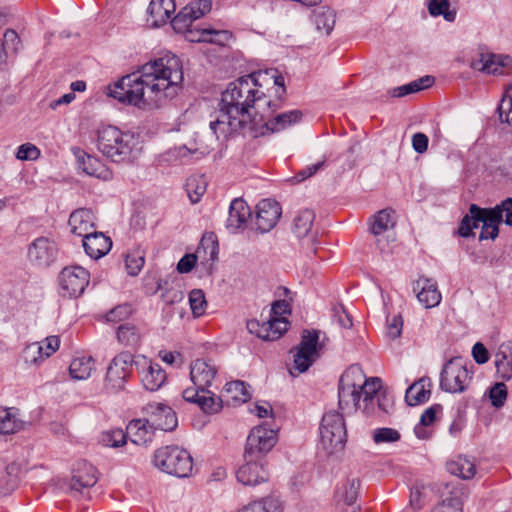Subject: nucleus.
<instances>
[{
    "mask_svg": "<svg viewBox=\"0 0 512 512\" xmlns=\"http://www.w3.org/2000/svg\"><path fill=\"white\" fill-rule=\"evenodd\" d=\"M83 248L92 259H99L106 255L111 247L112 241L102 232L93 231L83 238Z\"/></svg>",
    "mask_w": 512,
    "mask_h": 512,
    "instance_id": "c85d7f7f",
    "label": "nucleus"
},
{
    "mask_svg": "<svg viewBox=\"0 0 512 512\" xmlns=\"http://www.w3.org/2000/svg\"><path fill=\"white\" fill-rule=\"evenodd\" d=\"M446 468L452 476L462 480H470L475 476L474 463L464 457H458L457 460L448 462Z\"/></svg>",
    "mask_w": 512,
    "mask_h": 512,
    "instance_id": "ea45409f",
    "label": "nucleus"
},
{
    "mask_svg": "<svg viewBox=\"0 0 512 512\" xmlns=\"http://www.w3.org/2000/svg\"><path fill=\"white\" fill-rule=\"evenodd\" d=\"M132 313V308L128 304L118 305L117 307L110 310L106 317L107 321L110 322H117L124 320L129 317V315Z\"/></svg>",
    "mask_w": 512,
    "mask_h": 512,
    "instance_id": "0e129e2a",
    "label": "nucleus"
},
{
    "mask_svg": "<svg viewBox=\"0 0 512 512\" xmlns=\"http://www.w3.org/2000/svg\"><path fill=\"white\" fill-rule=\"evenodd\" d=\"M133 362L134 357L128 352H121L111 360L105 377L107 391L115 393L124 389L131 376Z\"/></svg>",
    "mask_w": 512,
    "mask_h": 512,
    "instance_id": "9b49d317",
    "label": "nucleus"
},
{
    "mask_svg": "<svg viewBox=\"0 0 512 512\" xmlns=\"http://www.w3.org/2000/svg\"><path fill=\"white\" fill-rule=\"evenodd\" d=\"M319 330H303L300 343L293 354V370L303 373L319 358L322 343Z\"/></svg>",
    "mask_w": 512,
    "mask_h": 512,
    "instance_id": "6e6552de",
    "label": "nucleus"
},
{
    "mask_svg": "<svg viewBox=\"0 0 512 512\" xmlns=\"http://www.w3.org/2000/svg\"><path fill=\"white\" fill-rule=\"evenodd\" d=\"M403 319L401 315H394L387 319V336L390 339L399 337L402 333Z\"/></svg>",
    "mask_w": 512,
    "mask_h": 512,
    "instance_id": "69168bd1",
    "label": "nucleus"
},
{
    "mask_svg": "<svg viewBox=\"0 0 512 512\" xmlns=\"http://www.w3.org/2000/svg\"><path fill=\"white\" fill-rule=\"evenodd\" d=\"M373 441L376 444L392 443L400 440V433L393 428H378L373 432Z\"/></svg>",
    "mask_w": 512,
    "mask_h": 512,
    "instance_id": "680f3d73",
    "label": "nucleus"
},
{
    "mask_svg": "<svg viewBox=\"0 0 512 512\" xmlns=\"http://www.w3.org/2000/svg\"><path fill=\"white\" fill-rule=\"evenodd\" d=\"M116 336L121 345L136 348L141 343L143 332L134 324L124 323L117 328Z\"/></svg>",
    "mask_w": 512,
    "mask_h": 512,
    "instance_id": "e433bc0d",
    "label": "nucleus"
},
{
    "mask_svg": "<svg viewBox=\"0 0 512 512\" xmlns=\"http://www.w3.org/2000/svg\"><path fill=\"white\" fill-rule=\"evenodd\" d=\"M141 381L146 390L157 391L166 381V373L162 367L143 357Z\"/></svg>",
    "mask_w": 512,
    "mask_h": 512,
    "instance_id": "a878e982",
    "label": "nucleus"
},
{
    "mask_svg": "<svg viewBox=\"0 0 512 512\" xmlns=\"http://www.w3.org/2000/svg\"><path fill=\"white\" fill-rule=\"evenodd\" d=\"M2 43L5 55L15 56L22 48L21 39L17 32L13 29L6 30L4 34V40H2Z\"/></svg>",
    "mask_w": 512,
    "mask_h": 512,
    "instance_id": "5fc2aeb1",
    "label": "nucleus"
},
{
    "mask_svg": "<svg viewBox=\"0 0 512 512\" xmlns=\"http://www.w3.org/2000/svg\"><path fill=\"white\" fill-rule=\"evenodd\" d=\"M218 242L213 234L202 237L198 248L194 254H186L177 264V270L180 273H188L195 266L197 260L204 262H214L218 257Z\"/></svg>",
    "mask_w": 512,
    "mask_h": 512,
    "instance_id": "f8f14e48",
    "label": "nucleus"
},
{
    "mask_svg": "<svg viewBox=\"0 0 512 512\" xmlns=\"http://www.w3.org/2000/svg\"><path fill=\"white\" fill-rule=\"evenodd\" d=\"M478 223H480V220L474 218L469 212V214H467L460 223L458 229L459 235L462 237L471 236L473 229L478 227Z\"/></svg>",
    "mask_w": 512,
    "mask_h": 512,
    "instance_id": "338daca9",
    "label": "nucleus"
},
{
    "mask_svg": "<svg viewBox=\"0 0 512 512\" xmlns=\"http://www.w3.org/2000/svg\"><path fill=\"white\" fill-rule=\"evenodd\" d=\"M394 212L391 209H383L377 212L370 220V231L377 238V246L383 250L379 237L386 232L391 231L395 226Z\"/></svg>",
    "mask_w": 512,
    "mask_h": 512,
    "instance_id": "c756f323",
    "label": "nucleus"
},
{
    "mask_svg": "<svg viewBox=\"0 0 512 512\" xmlns=\"http://www.w3.org/2000/svg\"><path fill=\"white\" fill-rule=\"evenodd\" d=\"M98 150L115 163L129 161L134 147V136L116 126H102L97 130Z\"/></svg>",
    "mask_w": 512,
    "mask_h": 512,
    "instance_id": "39448f33",
    "label": "nucleus"
},
{
    "mask_svg": "<svg viewBox=\"0 0 512 512\" xmlns=\"http://www.w3.org/2000/svg\"><path fill=\"white\" fill-rule=\"evenodd\" d=\"M143 411L154 430L172 431L178 425L176 413L162 403H148Z\"/></svg>",
    "mask_w": 512,
    "mask_h": 512,
    "instance_id": "2eb2a0df",
    "label": "nucleus"
},
{
    "mask_svg": "<svg viewBox=\"0 0 512 512\" xmlns=\"http://www.w3.org/2000/svg\"><path fill=\"white\" fill-rule=\"evenodd\" d=\"M498 111L500 120L512 125V85L506 90Z\"/></svg>",
    "mask_w": 512,
    "mask_h": 512,
    "instance_id": "13d9d810",
    "label": "nucleus"
},
{
    "mask_svg": "<svg viewBox=\"0 0 512 512\" xmlns=\"http://www.w3.org/2000/svg\"><path fill=\"white\" fill-rule=\"evenodd\" d=\"M314 23L318 31L328 35L335 25V15L330 9L321 8L314 15Z\"/></svg>",
    "mask_w": 512,
    "mask_h": 512,
    "instance_id": "49530a36",
    "label": "nucleus"
},
{
    "mask_svg": "<svg viewBox=\"0 0 512 512\" xmlns=\"http://www.w3.org/2000/svg\"><path fill=\"white\" fill-rule=\"evenodd\" d=\"M358 491L359 482H341L335 491V501L337 504L352 505L358 497Z\"/></svg>",
    "mask_w": 512,
    "mask_h": 512,
    "instance_id": "a19ab883",
    "label": "nucleus"
},
{
    "mask_svg": "<svg viewBox=\"0 0 512 512\" xmlns=\"http://www.w3.org/2000/svg\"><path fill=\"white\" fill-rule=\"evenodd\" d=\"M470 66L487 74L500 75L512 69V58L480 51L472 58Z\"/></svg>",
    "mask_w": 512,
    "mask_h": 512,
    "instance_id": "ddd939ff",
    "label": "nucleus"
},
{
    "mask_svg": "<svg viewBox=\"0 0 512 512\" xmlns=\"http://www.w3.org/2000/svg\"><path fill=\"white\" fill-rule=\"evenodd\" d=\"M261 75L252 73L242 76L223 91L218 116L210 123V128L217 137L240 132L248 125L253 129L258 122L255 118L252 119L250 110L255 109L256 113H260L262 102L268 108L273 106V111L276 109L277 105L266 100L264 92L260 90Z\"/></svg>",
    "mask_w": 512,
    "mask_h": 512,
    "instance_id": "f03ea898",
    "label": "nucleus"
},
{
    "mask_svg": "<svg viewBox=\"0 0 512 512\" xmlns=\"http://www.w3.org/2000/svg\"><path fill=\"white\" fill-rule=\"evenodd\" d=\"M472 379V372L462 358H452L445 363L440 375V387L449 393L464 392Z\"/></svg>",
    "mask_w": 512,
    "mask_h": 512,
    "instance_id": "1a4fd4ad",
    "label": "nucleus"
},
{
    "mask_svg": "<svg viewBox=\"0 0 512 512\" xmlns=\"http://www.w3.org/2000/svg\"><path fill=\"white\" fill-rule=\"evenodd\" d=\"M127 434L120 428L103 431L99 441L107 447H121L126 444Z\"/></svg>",
    "mask_w": 512,
    "mask_h": 512,
    "instance_id": "de8ad7c7",
    "label": "nucleus"
},
{
    "mask_svg": "<svg viewBox=\"0 0 512 512\" xmlns=\"http://www.w3.org/2000/svg\"><path fill=\"white\" fill-rule=\"evenodd\" d=\"M44 346L41 343L34 342L25 347L22 356L26 363L38 364L43 361L46 357L43 354Z\"/></svg>",
    "mask_w": 512,
    "mask_h": 512,
    "instance_id": "6e6d98bb",
    "label": "nucleus"
},
{
    "mask_svg": "<svg viewBox=\"0 0 512 512\" xmlns=\"http://www.w3.org/2000/svg\"><path fill=\"white\" fill-rule=\"evenodd\" d=\"M154 465L169 475L186 478L191 475L193 460L185 449L165 446L155 451Z\"/></svg>",
    "mask_w": 512,
    "mask_h": 512,
    "instance_id": "423d86ee",
    "label": "nucleus"
},
{
    "mask_svg": "<svg viewBox=\"0 0 512 512\" xmlns=\"http://www.w3.org/2000/svg\"><path fill=\"white\" fill-rule=\"evenodd\" d=\"M94 360L91 356H80L72 360L69 372L72 378L85 380L91 376L94 369Z\"/></svg>",
    "mask_w": 512,
    "mask_h": 512,
    "instance_id": "4c0bfd02",
    "label": "nucleus"
},
{
    "mask_svg": "<svg viewBox=\"0 0 512 512\" xmlns=\"http://www.w3.org/2000/svg\"><path fill=\"white\" fill-rule=\"evenodd\" d=\"M347 431L342 414L329 411L322 417L320 425V446L328 454L344 448Z\"/></svg>",
    "mask_w": 512,
    "mask_h": 512,
    "instance_id": "0eeeda50",
    "label": "nucleus"
},
{
    "mask_svg": "<svg viewBox=\"0 0 512 512\" xmlns=\"http://www.w3.org/2000/svg\"><path fill=\"white\" fill-rule=\"evenodd\" d=\"M207 182L203 176H191L187 179L186 190L192 203H197L204 195Z\"/></svg>",
    "mask_w": 512,
    "mask_h": 512,
    "instance_id": "a18cd8bd",
    "label": "nucleus"
},
{
    "mask_svg": "<svg viewBox=\"0 0 512 512\" xmlns=\"http://www.w3.org/2000/svg\"><path fill=\"white\" fill-rule=\"evenodd\" d=\"M41 155L40 149L32 143H24L17 149L15 157L20 161H35Z\"/></svg>",
    "mask_w": 512,
    "mask_h": 512,
    "instance_id": "052dcab7",
    "label": "nucleus"
},
{
    "mask_svg": "<svg viewBox=\"0 0 512 512\" xmlns=\"http://www.w3.org/2000/svg\"><path fill=\"white\" fill-rule=\"evenodd\" d=\"M498 212V210L480 208L476 204L470 205V213L482 223L480 240L495 239L498 236L500 223Z\"/></svg>",
    "mask_w": 512,
    "mask_h": 512,
    "instance_id": "4be33fe9",
    "label": "nucleus"
},
{
    "mask_svg": "<svg viewBox=\"0 0 512 512\" xmlns=\"http://www.w3.org/2000/svg\"><path fill=\"white\" fill-rule=\"evenodd\" d=\"M71 232L80 237H86L95 231V217L90 209H77L69 217Z\"/></svg>",
    "mask_w": 512,
    "mask_h": 512,
    "instance_id": "cd10ccee",
    "label": "nucleus"
},
{
    "mask_svg": "<svg viewBox=\"0 0 512 512\" xmlns=\"http://www.w3.org/2000/svg\"><path fill=\"white\" fill-rule=\"evenodd\" d=\"M184 79L181 60L167 53L141 67L138 73L123 76L107 87V95L140 109L160 107L173 98Z\"/></svg>",
    "mask_w": 512,
    "mask_h": 512,
    "instance_id": "f257e3e1",
    "label": "nucleus"
},
{
    "mask_svg": "<svg viewBox=\"0 0 512 512\" xmlns=\"http://www.w3.org/2000/svg\"><path fill=\"white\" fill-rule=\"evenodd\" d=\"M182 397L185 401L197 404L206 413L217 412L220 404L210 390H200L198 387H188L183 390Z\"/></svg>",
    "mask_w": 512,
    "mask_h": 512,
    "instance_id": "393cba45",
    "label": "nucleus"
},
{
    "mask_svg": "<svg viewBox=\"0 0 512 512\" xmlns=\"http://www.w3.org/2000/svg\"><path fill=\"white\" fill-rule=\"evenodd\" d=\"M433 82V79L429 76H426L424 78H421L416 81H412L406 85L399 86L397 88H394L392 90V96L393 97H403L411 93L418 92L422 90L423 88L429 87Z\"/></svg>",
    "mask_w": 512,
    "mask_h": 512,
    "instance_id": "09e8293b",
    "label": "nucleus"
},
{
    "mask_svg": "<svg viewBox=\"0 0 512 512\" xmlns=\"http://www.w3.org/2000/svg\"><path fill=\"white\" fill-rule=\"evenodd\" d=\"M225 391L234 401L244 403L251 398L250 392L243 381H232L226 384Z\"/></svg>",
    "mask_w": 512,
    "mask_h": 512,
    "instance_id": "8fccbe9b",
    "label": "nucleus"
},
{
    "mask_svg": "<svg viewBox=\"0 0 512 512\" xmlns=\"http://www.w3.org/2000/svg\"><path fill=\"white\" fill-rule=\"evenodd\" d=\"M218 373L211 360L196 359L190 365V380L200 390H209Z\"/></svg>",
    "mask_w": 512,
    "mask_h": 512,
    "instance_id": "6ab92c4d",
    "label": "nucleus"
},
{
    "mask_svg": "<svg viewBox=\"0 0 512 512\" xmlns=\"http://www.w3.org/2000/svg\"><path fill=\"white\" fill-rule=\"evenodd\" d=\"M381 380L377 377L367 379L358 365H352L341 375L338 387L339 408L351 412L362 410L373 413L377 406L383 412L387 407L380 401Z\"/></svg>",
    "mask_w": 512,
    "mask_h": 512,
    "instance_id": "7ed1b4c3",
    "label": "nucleus"
},
{
    "mask_svg": "<svg viewBox=\"0 0 512 512\" xmlns=\"http://www.w3.org/2000/svg\"><path fill=\"white\" fill-rule=\"evenodd\" d=\"M23 422L7 408H0V433L13 434L22 428Z\"/></svg>",
    "mask_w": 512,
    "mask_h": 512,
    "instance_id": "79ce46f5",
    "label": "nucleus"
},
{
    "mask_svg": "<svg viewBox=\"0 0 512 512\" xmlns=\"http://www.w3.org/2000/svg\"><path fill=\"white\" fill-rule=\"evenodd\" d=\"M56 245L46 237L35 239L29 247L30 260L39 266L50 265L56 257Z\"/></svg>",
    "mask_w": 512,
    "mask_h": 512,
    "instance_id": "5701e85b",
    "label": "nucleus"
},
{
    "mask_svg": "<svg viewBox=\"0 0 512 512\" xmlns=\"http://www.w3.org/2000/svg\"><path fill=\"white\" fill-rule=\"evenodd\" d=\"M441 410L442 406L435 404L424 411L420 418V424L415 427V433L418 438L427 437L424 427L432 424L436 419L437 413L441 412Z\"/></svg>",
    "mask_w": 512,
    "mask_h": 512,
    "instance_id": "3c124183",
    "label": "nucleus"
},
{
    "mask_svg": "<svg viewBox=\"0 0 512 512\" xmlns=\"http://www.w3.org/2000/svg\"><path fill=\"white\" fill-rule=\"evenodd\" d=\"M435 484L442 499L438 506H458L463 512V503L468 496L466 485L463 482H435Z\"/></svg>",
    "mask_w": 512,
    "mask_h": 512,
    "instance_id": "412c9836",
    "label": "nucleus"
},
{
    "mask_svg": "<svg viewBox=\"0 0 512 512\" xmlns=\"http://www.w3.org/2000/svg\"><path fill=\"white\" fill-rule=\"evenodd\" d=\"M413 483L414 485L410 487V504L418 510L433 499L437 484L435 482Z\"/></svg>",
    "mask_w": 512,
    "mask_h": 512,
    "instance_id": "f704fd0d",
    "label": "nucleus"
},
{
    "mask_svg": "<svg viewBox=\"0 0 512 512\" xmlns=\"http://www.w3.org/2000/svg\"><path fill=\"white\" fill-rule=\"evenodd\" d=\"M211 9V0L191 1L172 19V27L174 30H183L187 25L208 14Z\"/></svg>",
    "mask_w": 512,
    "mask_h": 512,
    "instance_id": "f3484780",
    "label": "nucleus"
},
{
    "mask_svg": "<svg viewBox=\"0 0 512 512\" xmlns=\"http://www.w3.org/2000/svg\"><path fill=\"white\" fill-rule=\"evenodd\" d=\"M497 374L503 380L512 378V352L499 350L495 355Z\"/></svg>",
    "mask_w": 512,
    "mask_h": 512,
    "instance_id": "c03bdc74",
    "label": "nucleus"
},
{
    "mask_svg": "<svg viewBox=\"0 0 512 512\" xmlns=\"http://www.w3.org/2000/svg\"><path fill=\"white\" fill-rule=\"evenodd\" d=\"M251 216L250 207L242 199H234L229 208L227 227L233 231L244 229Z\"/></svg>",
    "mask_w": 512,
    "mask_h": 512,
    "instance_id": "2f4dec72",
    "label": "nucleus"
},
{
    "mask_svg": "<svg viewBox=\"0 0 512 512\" xmlns=\"http://www.w3.org/2000/svg\"><path fill=\"white\" fill-rule=\"evenodd\" d=\"M78 167L87 175L103 181H110L113 178L112 171L101 161L100 158L86 153L77 148L74 150Z\"/></svg>",
    "mask_w": 512,
    "mask_h": 512,
    "instance_id": "a211bd4d",
    "label": "nucleus"
},
{
    "mask_svg": "<svg viewBox=\"0 0 512 512\" xmlns=\"http://www.w3.org/2000/svg\"><path fill=\"white\" fill-rule=\"evenodd\" d=\"M491 404L500 408L505 404L507 399V387L504 383H496L490 389L488 393Z\"/></svg>",
    "mask_w": 512,
    "mask_h": 512,
    "instance_id": "bf43d9fd",
    "label": "nucleus"
},
{
    "mask_svg": "<svg viewBox=\"0 0 512 512\" xmlns=\"http://www.w3.org/2000/svg\"><path fill=\"white\" fill-rule=\"evenodd\" d=\"M270 116V114H265L264 110L261 111L260 122H263L267 130L279 132L299 122L302 118V112L300 110H292L280 113L274 117Z\"/></svg>",
    "mask_w": 512,
    "mask_h": 512,
    "instance_id": "bb28decb",
    "label": "nucleus"
},
{
    "mask_svg": "<svg viewBox=\"0 0 512 512\" xmlns=\"http://www.w3.org/2000/svg\"><path fill=\"white\" fill-rule=\"evenodd\" d=\"M189 303L192 313L195 317H200L206 312L207 301L202 290L193 289L189 293Z\"/></svg>",
    "mask_w": 512,
    "mask_h": 512,
    "instance_id": "864d4df0",
    "label": "nucleus"
},
{
    "mask_svg": "<svg viewBox=\"0 0 512 512\" xmlns=\"http://www.w3.org/2000/svg\"><path fill=\"white\" fill-rule=\"evenodd\" d=\"M288 326L289 322L285 317H270L263 322L252 319L247 322L248 331L265 341L279 339L288 330Z\"/></svg>",
    "mask_w": 512,
    "mask_h": 512,
    "instance_id": "4468645a",
    "label": "nucleus"
},
{
    "mask_svg": "<svg viewBox=\"0 0 512 512\" xmlns=\"http://www.w3.org/2000/svg\"><path fill=\"white\" fill-rule=\"evenodd\" d=\"M73 472L72 480L77 481L97 479L99 477L98 470L85 460L77 462Z\"/></svg>",
    "mask_w": 512,
    "mask_h": 512,
    "instance_id": "603ef678",
    "label": "nucleus"
},
{
    "mask_svg": "<svg viewBox=\"0 0 512 512\" xmlns=\"http://www.w3.org/2000/svg\"><path fill=\"white\" fill-rule=\"evenodd\" d=\"M315 213L312 210L305 209L300 211L293 219L292 230L298 238H304L312 230Z\"/></svg>",
    "mask_w": 512,
    "mask_h": 512,
    "instance_id": "58836bf2",
    "label": "nucleus"
},
{
    "mask_svg": "<svg viewBox=\"0 0 512 512\" xmlns=\"http://www.w3.org/2000/svg\"><path fill=\"white\" fill-rule=\"evenodd\" d=\"M281 214L282 210L277 202L269 199L260 201L256 206L255 224L257 229L261 233L269 232L276 226Z\"/></svg>",
    "mask_w": 512,
    "mask_h": 512,
    "instance_id": "aec40b11",
    "label": "nucleus"
},
{
    "mask_svg": "<svg viewBox=\"0 0 512 512\" xmlns=\"http://www.w3.org/2000/svg\"><path fill=\"white\" fill-rule=\"evenodd\" d=\"M89 282L90 273L78 265L64 267L58 276L60 294L68 298L81 296Z\"/></svg>",
    "mask_w": 512,
    "mask_h": 512,
    "instance_id": "9d476101",
    "label": "nucleus"
},
{
    "mask_svg": "<svg viewBox=\"0 0 512 512\" xmlns=\"http://www.w3.org/2000/svg\"><path fill=\"white\" fill-rule=\"evenodd\" d=\"M184 35L185 39L192 43L207 42L224 46L232 37L227 30H216L210 27L198 28L192 24L183 30H175Z\"/></svg>",
    "mask_w": 512,
    "mask_h": 512,
    "instance_id": "dca6fc26",
    "label": "nucleus"
},
{
    "mask_svg": "<svg viewBox=\"0 0 512 512\" xmlns=\"http://www.w3.org/2000/svg\"><path fill=\"white\" fill-rule=\"evenodd\" d=\"M95 483L88 485L84 482H51L48 489L56 495L64 493L74 498H91L90 491Z\"/></svg>",
    "mask_w": 512,
    "mask_h": 512,
    "instance_id": "473e14b6",
    "label": "nucleus"
},
{
    "mask_svg": "<svg viewBox=\"0 0 512 512\" xmlns=\"http://www.w3.org/2000/svg\"><path fill=\"white\" fill-rule=\"evenodd\" d=\"M431 381L429 378H421L414 382L406 391L405 400L410 406L428 401L431 395Z\"/></svg>",
    "mask_w": 512,
    "mask_h": 512,
    "instance_id": "c9c22d12",
    "label": "nucleus"
},
{
    "mask_svg": "<svg viewBox=\"0 0 512 512\" xmlns=\"http://www.w3.org/2000/svg\"><path fill=\"white\" fill-rule=\"evenodd\" d=\"M154 428L149 424L147 417L145 419H134L126 427L127 437L131 442L137 445H145L150 442L154 436Z\"/></svg>",
    "mask_w": 512,
    "mask_h": 512,
    "instance_id": "7c9ffc66",
    "label": "nucleus"
},
{
    "mask_svg": "<svg viewBox=\"0 0 512 512\" xmlns=\"http://www.w3.org/2000/svg\"><path fill=\"white\" fill-rule=\"evenodd\" d=\"M278 431L267 428L264 425H258L254 427L248 438L245 448V456L249 458L247 464L240 468L237 473V478L248 477L249 479L254 477V480H264L263 476H259L258 463L254 462V458H257L259 454L268 453L278 441Z\"/></svg>",
    "mask_w": 512,
    "mask_h": 512,
    "instance_id": "20e7f679",
    "label": "nucleus"
},
{
    "mask_svg": "<svg viewBox=\"0 0 512 512\" xmlns=\"http://www.w3.org/2000/svg\"><path fill=\"white\" fill-rule=\"evenodd\" d=\"M414 291L417 293L419 302L425 308L437 306L441 301V293L435 280L426 277H420L414 284Z\"/></svg>",
    "mask_w": 512,
    "mask_h": 512,
    "instance_id": "b1692460",
    "label": "nucleus"
},
{
    "mask_svg": "<svg viewBox=\"0 0 512 512\" xmlns=\"http://www.w3.org/2000/svg\"><path fill=\"white\" fill-rule=\"evenodd\" d=\"M492 210L499 211V222H501L503 220V217H505V223L508 225L512 224V198H507L500 205H497Z\"/></svg>",
    "mask_w": 512,
    "mask_h": 512,
    "instance_id": "774afa93",
    "label": "nucleus"
},
{
    "mask_svg": "<svg viewBox=\"0 0 512 512\" xmlns=\"http://www.w3.org/2000/svg\"><path fill=\"white\" fill-rule=\"evenodd\" d=\"M176 10L175 0H151L148 13L155 26L165 24Z\"/></svg>",
    "mask_w": 512,
    "mask_h": 512,
    "instance_id": "72a5a7b5",
    "label": "nucleus"
},
{
    "mask_svg": "<svg viewBox=\"0 0 512 512\" xmlns=\"http://www.w3.org/2000/svg\"><path fill=\"white\" fill-rule=\"evenodd\" d=\"M145 263L142 252L136 250L128 253L125 259L126 269L129 275L136 276L141 271Z\"/></svg>",
    "mask_w": 512,
    "mask_h": 512,
    "instance_id": "4d7b16f0",
    "label": "nucleus"
},
{
    "mask_svg": "<svg viewBox=\"0 0 512 512\" xmlns=\"http://www.w3.org/2000/svg\"><path fill=\"white\" fill-rule=\"evenodd\" d=\"M428 11L434 17L443 16L448 22H453L457 13L455 8H451L449 0H430Z\"/></svg>",
    "mask_w": 512,
    "mask_h": 512,
    "instance_id": "37998d69",
    "label": "nucleus"
},
{
    "mask_svg": "<svg viewBox=\"0 0 512 512\" xmlns=\"http://www.w3.org/2000/svg\"><path fill=\"white\" fill-rule=\"evenodd\" d=\"M261 512H284L283 502L278 497H267L259 501Z\"/></svg>",
    "mask_w": 512,
    "mask_h": 512,
    "instance_id": "e2e57ef3",
    "label": "nucleus"
}]
</instances>
